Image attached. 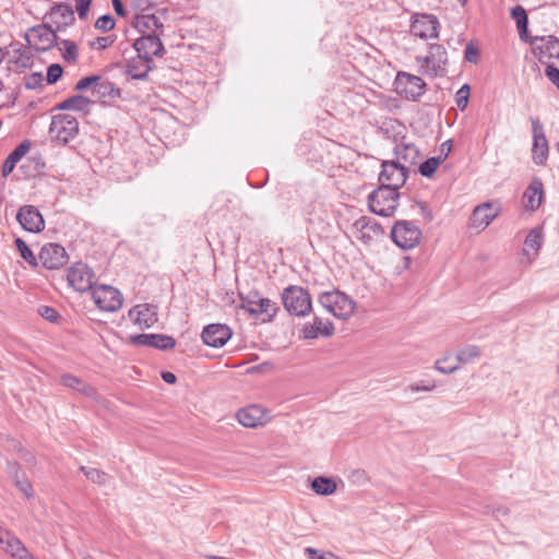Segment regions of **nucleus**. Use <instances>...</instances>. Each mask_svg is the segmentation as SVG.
<instances>
[{
    "label": "nucleus",
    "mask_w": 559,
    "mask_h": 559,
    "mask_svg": "<svg viewBox=\"0 0 559 559\" xmlns=\"http://www.w3.org/2000/svg\"><path fill=\"white\" fill-rule=\"evenodd\" d=\"M399 198L400 193L396 189L380 186L369 194L368 206L372 213L389 217L394 214L399 205Z\"/></svg>",
    "instance_id": "1"
},
{
    "label": "nucleus",
    "mask_w": 559,
    "mask_h": 559,
    "mask_svg": "<svg viewBox=\"0 0 559 559\" xmlns=\"http://www.w3.org/2000/svg\"><path fill=\"white\" fill-rule=\"evenodd\" d=\"M318 301L329 313L337 319H347L354 313L355 302L343 292H324L319 295Z\"/></svg>",
    "instance_id": "2"
},
{
    "label": "nucleus",
    "mask_w": 559,
    "mask_h": 559,
    "mask_svg": "<svg viewBox=\"0 0 559 559\" xmlns=\"http://www.w3.org/2000/svg\"><path fill=\"white\" fill-rule=\"evenodd\" d=\"M282 300L287 312L297 317H306L312 310L310 294L301 286L286 287L282 293Z\"/></svg>",
    "instance_id": "3"
},
{
    "label": "nucleus",
    "mask_w": 559,
    "mask_h": 559,
    "mask_svg": "<svg viewBox=\"0 0 559 559\" xmlns=\"http://www.w3.org/2000/svg\"><path fill=\"white\" fill-rule=\"evenodd\" d=\"M447 60V50L439 44H431L427 56L416 57L421 72L431 78L444 74Z\"/></svg>",
    "instance_id": "4"
},
{
    "label": "nucleus",
    "mask_w": 559,
    "mask_h": 559,
    "mask_svg": "<svg viewBox=\"0 0 559 559\" xmlns=\"http://www.w3.org/2000/svg\"><path fill=\"white\" fill-rule=\"evenodd\" d=\"M79 122L70 114H59L52 117L49 134L55 141L66 144L76 136Z\"/></svg>",
    "instance_id": "5"
},
{
    "label": "nucleus",
    "mask_w": 559,
    "mask_h": 559,
    "mask_svg": "<svg viewBox=\"0 0 559 559\" xmlns=\"http://www.w3.org/2000/svg\"><path fill=\"white\" fill-rule=\"evenodd\" d=\"M392 240L404 250L416 247L421 239V230L412 221H399L391 230Z\"/></svg>",
    "instance_id": "6"
},
{
    "label": "nucleus",
    "mask_w": 559,
    "mask_h": 559,
    "mask_svg": "<svg viewBox=\"0 0 559 559\" xmlns=\"http://www.w3.org/2000/svg\"><path fill=\"white\" fill-rule=\"evenodd\" d=\"M240 308L249 312L251 316H263L267 320H272L277 312V306L269 298L261 297L257 292L250 293L246 297H240Z\"/></svg>",
    "instance_id": "7"
},
{
    "label": "nucleus",
    "mask_w": 559,
    "mask_h": 559,
    "mask_svg": "<svg viewBox=\"0 0 559 559\" xmlns=\"http://www.w3.org/2000/svg\"><path fill=\"white\" fill-rule=\"evenodd\" d=\"M67 280L74 290L85 293L93 288L96 275L87 264L78 262L68 269Z\"/></svg>",
    "instance_id": "8"
},
{
    "label": "nucleus",
    "mask_w": 559,
    "mask_h": 559,
    "mask_svg": "<svg viewBox=\"0 0 559 559\" xmlns=\"http://www.w3.org/2000/svg\"><path fill=\"white\" fill-rule=\"evenodd\" d=\"M95 305L103 311L115 312L122 307V294L109 285H100L92 293Z\"/></svg>",
    "instance_id": "9"
},
{
    "label": "nucleus",
    "mask_w": 559,
    "mask_h": 559,
    "mask_svg": "<svg viewBox=\"0 0 559 559\" xmlns=\"http://www.w3.org/2000/svg\"><path fill=\"white\" fill-rule=\"evenodd\" d=\"M25 39L37 51H47L58 44L56 32L48 25L31 27L25 34Z\"/></svg>",
    "instance_id": "10"
},
{
    "label": "nucleus",
    "mask_w": 559,
    "mask_h": 559,
    "mask_svg": "<svg viewBox=\"0 0 559 559\" xmlns=\"http://www.w3.org/2000/svg\"><path fill=\"white\" fill-rule=\"evenodd\" d=\"M381 166L382 170L379 175L381 186L399 190L407 179V167L396 160H384Z\"/></svg>",
    "instance_id": "11"
},
{
    "label": "nucleus",
    "mask_w": 559,
    "mask_h": 559,
    "mask_svg": "<svg viewBox=\"0 0 559 559\" xmlns=\"http://www.w3.org/2000/svg\"><path fill=\"white\" fill-rule=\"evenodd\" d=\"M534 56L543 63L545 59H559V39L552 35L531 37Z\"/></svg>",
    "instance_id": "12"
},
{
    "label": "nucleus",
    "mask_w": 559,
    "mask_h": 559,
    "mask_svg": "<svg viewBox=\"0 0 559 559\" xmlns=\"http://www.w3.org/2000/svg\"><path fill=\"white\" fill-rule=\"evenodd\" d=\"M66 249L59 245L49 242L41 247L38 253V261L48 270H57L68 262Z\"/></svg>",
    "instance_id": "13"
},
{
    "label": "nucleus",
    "mask_w": 559,
    "mask_h": 559,
    "mask_svg": "<svg viewBox=\"0 0 559 559\" xmlns=\"http://www.w3.org/2000/svg\"><path fill=\"white\" fill-rule=\"evenodd\" d=\"M354 236L366 245L371 243L373 240L383 235V229L380 224L371 217L361 216L353 224Z\"/></svg>",
    "instance_id": "14"
},
{
    "label": "nucleus",
    "mask_w": 559,
    "mask_h": 559,
    "mask_svg": "<svg viewBox=\"0 0 559 559\" xmlns=\"http://www.w3.org/2000/svg\"><path fill=\"white\" fill-rule=\"evenodd\" d=\"M531 123L533 132L532 158L536 165H544L548 157V141L539 119L531 118Z\"/></svg>",
    "instance_id": "15"
},
{
    "label": "nucleus",
    "mask_w": 559,
    "mask_h": 559,
    "mask_svg": "<svg viewBox=\"0 0 559 559\" xmlns=\"http://www.w3.org/2000/svg\"><path fill=\"white\" fill-rule=\"evenodd\" d=\"M439 21L431 14H417L411 24V32L421 38L431 39L439 36Z\"/></svg>",
    "instance_id": "16"
},
{
    "label": "nucleus",
    "mask_w": 559,
    "mask_h": 559,
    "mask_svg": "<svg viewBox=\"0 0 559 559\" xmlns=\"http://www.w3.org/2000/svg\"><path fill=\"white\" fill-rule=\"evenodd\" d=\"M160 35H141L135 39L133 47L139 56L153 62V58L164 53Z\"/></svg>",
    "instance_id": "17"
},
{
    "label": "nucleus",
    "mask_w": 559,
    "mask_h": 559,
    "mask_svg": "<svg viewBox=\"0 0 559 559\" xmlns=\"http://www.w3.org/2000/svg\"><path fill=\"white\" fill-rule=\"evenodd\" d=\"M499 207L492 202L477 205L469 218V227L477 231L484 230L498 216Z\"/></svg>",
    "instance_id": "18"
},
{
    "label": "nucleus",
    "mask_w": 559,
    "mask_h": 559,
    "mask_svg": "<svg viewBox=\"0 0 559 559\" xmlns=\"http://www.w3.org/2000/svg\"><path fill=\"white\" fill-rule=\"evenodd\" d=\"M16 219L22 228L28 233H39L45 228V221L40 212L33 205L19 209Z\"/></svg>",
    "instance_id": "19"
},
{
    "label": "nucleus",
    "mask_w": 559,
    "mask_h": 559,
    "mask_svg": "<svg viewBox=\"0 0 559 559\" xmlns=\"http://www.w3.org/2000/svg\"><path fill=\"white\" fill-rule=\"evenodd\" d=\"M231 335L233 332L226 324L212 323L203 329L201 337L207 346L219 348L227 343Z\"/></svg>",
    "instance_id": "20"
},
{
    "label": "nucleus",
    "mask_w": 559,
    "mask_h": 559,
    "mask_svg": "<svg viewBox=\"0 0 559 559\" xmlns=\"http://www.w3.org/2000/svg\"><path fill=\"white\" fill-rule=\"evenodd\" d=\"M0 545L7 554L15 559H35L14 534L2 527H0Z\"/></svg>",
    "instance_id": "21"
},
{
    "label": "nucleus",
    "mask_w": 559,
    "mask_h": 559,
    "mask_svg": "<svg viewBox=\"0 0 559 559\" xmlns=\"http://www.w3.org/2000/svg\"><path fill=\"white\" fill-rule=\"evenodd\" d=\"M236 417L240 425L248 428L262 426L269 420L266 411L259 405H250L239 409Z\"/></svg>",
    "instance_id": "22"
},
{
    "label": "nucleus",
    "mask_w": 559,
    "mask_h": 559,
    "mask_svg": "<svg viewBox=\"0 0 559 559\" xmlns=\"http://www.w3.org/2000/svg\"><path fill=\"white\" fill-rule=\"evenodd\" d=\"M128 316L140 329H150L158 320L156 307L148 304L134 306L129 310Z\"/></svg>",
    "instance_id": "23"
},
{
    "label": "nucleus",
    "mask_w": 559,
    "mask_h": 559,
    "mask_svg": "<svg viewBox=\"0 0 559 559\" xmlns=\"http://www.w3.org/2000/svg\"><path fill=\"white\" fill-rule=\"evenodd\" d=\"M5 57H8V63H13L15 69L27 68L32 63V59L27 49L24 48L20 43L11 44L10 49L7 51L0 47V64Z\"/></svg>",
    "instance_id": "24"
},
{
    "label": "nucleus",
    "mask_w": 559,
    "mask_h": 559,
    "mask_svg": "<svg viewBox=\"0 0 559 559\" xmlns=\"http://www.w3.org/2000/svg\"><path fill=\"white\" fill-rule=\"evenodd\" d=\"M334 326L330 321L314 317L313 322H307L301 329V336L306 340H313L319 336L329 337L333 334Z\"/></svg>",
    "instance_id": "25"
},
{
    "label": "nucleus",
    "mask_w": 559,
    "mask_h": 559,
    "mask_svg": "<svg viewBox=\"0 0 559 559\" xmlns=\"http://www.w3.org/2000/svg\"><path fill=\"white\" fill-rule=\"evenodd\" d=\"M544 199V185L539 178H533L523 194V204L527 211H536Z\"/></svg>",
    "instance_id": "26"
},
{
    "label": "nucleus",
    "mask_w": 559,
    "mask_h": 559,
    "mask_svg": "<svg viewBox=\"0 0 559 559\" xmlns=\"http://www.w3.org/2000/svg\"><path fill=\"white\" fill-rule=\"evenodd\" d=\"M133 26L142 35H158L163 33V23L155 14L136 15Z\"/></svg>",
    "instance_id": "27"
},
{
    "label": "nucleus",
    "mask_w": 559,
    "mask_h": 559,
    "mask_svg": "<svg viewBox=\"0 0 559 559\" xmlns=\"http://www.w3.org/2000/svg\"><path fill=\"white\" fill-rule=\"evenodd\" d=\"M152 61L138 55L128 60L124 72L133 80H144L152 70Z\"/></svg>",
    "instance_id": "28"
},
{
    "label": "nucleus",
    "mask_w": 559,
    "mask_h": 559,
    "mask_svg": "<svg viewBox=\"0 0 559 559\" xmlns=\"http://www.w3.org/2000/svg\"><path fill=\"white\" fill-rule=\"evenodd\" d=\"M120 94V88L116 87L112 82L99 76L98 83L94 86L93 95L102 103L109 104L118 99Z\"/></svg>",
    "instance_id": "29"
},
{
    "label": "nucleus",
    "mask_w": 559,
    "mask_h": 559,
    "mask_svg": "<svg viewBox=\"0 0 559 559\" xmlns=\"http://www.w3.org/2000/svg\"><path fill=\"white\" fill-rule=\"evenodd\" d=\"M49 16L52 23L57 25L58 29L71 25L75 20L73 8L66 3L52 7Z\"/></svg>",
    "instance_id": "30"
},
{
    "label": "nucleus",
    "mask_w": 559,
    "mask_h": 559,
    "mask_svg": "<svg viewBox=\"0 0 559 559\" xmlns=\"http://www.w3.org/2000/svg\"><path fill=\"white\" fill-rule=\"evenodd\" d=\"M396 162L402 163L407 168L416 165L420 158L419 150L412 143H400L395 146Z\"/></svg>",
    "instance_id": "31"
},
{
    "label": "nucleus",
    "mask_w": 559,
    "mask_h": 559,
    "mask_svg": "<svg viewBox=\"0 0 559 559\" xmlns=\"http://www.w3.org/2000/svg\"><path fill=\"white\" fill-rule=\"evenodd\" d=\"M29 148L31 143L28 141H23L9 154L2 165V175L4 177L9 176L13 171L16 164L27 154Z\"/></svg>",
    "instance_id": "32"
},
{
    "label": "nucleus",
    "mask_w": 559,
    "mask_h": 559,
    "mask_svg": "<svg viewBox=\"0 0 559 559\" xmlns=\"http://www.w3.org/2000/svg\"><path fill=\"white\" fill-rule=\"evenodd\" d=\"M60 382L64 386L72 389L74 391H78L85 396L95 397V395H96V392L93 386L84 383L83 380H81L80 378H78L75 376H72L69 373L62 374L60 377Z\"/></svg>",
    "instance_id": "33"
},
{
    "label": "nucleus",
    "mask_w": 559,
    "mask_h": 559,
    "mask_svg": "<svg viewBox=\"0 0 559 559\" xmlns=\"http://www.w3.org/2000/svg\"><path fill=\"white\" fill-rule=\"evenodd\" d=\"M511 16L516 23L520 38L524 41H528L532 36L527 34L528 17L525 9L522 5L512 8Z\"/></svg>",
    "instance_id": "34"
},
{
    "label": "nucleus",
    "mask_w": 559,
    "mask_h": 559,
    "mask_svg": "<svg viewBox=\"0 0 559 559\" xmlns=\"http://www.w3.org/2000/svg\"><path fill=\"white\" fill-rule=\"evenodd\" d=\"M400 81H405V84L407 86V93L411 94L412 97H418L420 96L425 91V82L423 79L416 75H412L408 73H402L400 74Z\"/></svg>",
    "instance_id": "35"
},
{
    "label": "nucleus",
    "mask_w": 559,
    "mask_h": 559,
    "mask_svg": "<svg viewBox=\"0 0 559 559\" xmlns=\"http://www.w3.org/2000/svg\"><path fill=\"white\" fill-rule=\"evenodd\" d=\"M336 483L329 477L319 476L311 483V489L320 496H330L336 491Z\"/></svg>",
    "instance_id": "36"
},
{
    "label": "nucleus",
    "mask_w": 559,
    "mask_h": 559,
    "mask_svg": "<svg viewBox=\"0 0 559 559\" xmlns=\"http://www.w3.org/2000/svg\"><path fill=\"white\" fill-rule=\"evenodd\" d=\"M88 105L90 100L86 97L82 95H75L63 100L59 105V109L84 111L87 109Z\"/></svg>",
    "instance_id": "37"
},
{
    "label": "nucleus",
    "mask_w": 559,
    "mask_h": 559,
    "mask_svg": "<svg viewBox=\"0 0 559 559\" xmlns=\"http://www.w3.org/2000/svg\"><path fill=\"white\" fill-rule=\"evenodd\" d=\"M61 51L62 58L68 62H75L79 56L78 47L74 41L62 39L56 45Z\"/></svg>",
    "instance_id": "38"
},
{
    "label": "nucleus",
    "mask_w": 559,
    "mask_h": 559,
    "mask_svg": "<svg viewBox=\"0 0 559 559\" xmlns=\"http://www.w3.org/2000/svg\"><path fill=\"white\" fill-rule=\"evenodd\" d=\"M176 346V341L174 337L165 334H152L150 341V347L157 349H171Z\"/></svg>",
    "instance_id": "39"
},
{
    "label": "nucleus",
    "mask_w": 559,
    "mask_h": 559,
    "mask_svg": "<svg viewBox=\"0 0 559 559\" xmlns=\"http://www.w3.org/2000/svg\"><path fill=\"white\" fill-rule=\"evenodd\" d=\"M480 356V349L476 345H467L456 354L457 364H467Z\"/></svg>",
    "instance_id": "40"
},
{
    "label": "nucleus",
    "mask_w": 559,
    "mask_h": 559,
    "mask_svg": "<svg viewBox=\"0 0 559 559\" xmlns=\"http://www.w3.org/2000/svg\"><path fill=\"white\" fill-rule=\"evenodd\" d=\"M442 162H444V156L430 157L419 165L418 170L421 176L429 178L436 173Z\"/></svg>",
    "instance_id": "41"
},
{
    "label": "nucleus",
    "mask_w": 559,
    "mask_h": 559,
    "mask_svg": "<svg viewBox=\"0 0 559 559\" xmlns=\"http://www.w3.org/2000/svg\"><path fill=\"white\" fill-rule=\"evenodd\" d=\"M15 246L21 257L33 267L38 265V259L21 238L15 239Z\"/></svg>",
    "instance_id": "42"
},
{
    "label": "nucleus",
    "mask_w": 559,
    "mask_h": 559,
    "mask_svg": "<svg viewBox=\"0 0 559 559\" xmlns=\"http://www.w3.org/2000/svg\"><path fill=\"white\" fill-rule=\"evenodd\" d=\"M543 243V234L539 229H532L525 239V249L524 252L527 253V249H532L534 252H537Z\"/></svg>",
    "instance_id": "43"
},
{
    "label": "nucleus",
    "mask_w": 559,
    "mask_h": 559,
    "mask_svg": "<svg viewBox=\"0 0 559 559\" xmlns=\"http://www.w3.org/2000/svg\"><path fill=\"white\" fill-rule=\"evenodd\" d=\"M81 472L93 483L104 485L109 476L97 468L81 466Z\"/></svg>",
    "instance_id": "44"
},
{
    "label": "nucleus",
    "mask_w": 559,
    "mask_h": 559,
    "mask_svg": "<svg viewBox=\"0 0 559 559\" xmlns=\"http://www.w3.org/2000/svg\"><path fill=\"white\" fill-rule=\"evenodd\" d=\"M437 384L432 380H421L419 382H415L408 384L405 388V392L418 393V392H431L436 389Z\"/></svg>",
    "instance_id": "45"
},
{
    "label": "nucleus",
    "mask_w": 559,
    "mask_h": 559,
    "mask_svg": "<svg viewBox=\"0 0 559 559\" xmlns=\"http://www.w3.org/2000/svg\"><path fill=\"white\" fill-rule=\"evenodd\" d=\"M116 25L115 19L110 14H104L99 16L95 22V27L103 32L112 29Z\"/></svg>",
    "instance_id": "46"
},
{
    "label": "nucleus",
    "mask_w": 559,
    "mask_h": 559,
    "mask_svg": "<svg viewBox=\"0 0 559 559\" xmlns=\"http://www.w3.org/2000/svg\"><path fill=\"white\" fill-rule=\"evenodd\" d=\"M93 0H74V12L78 13L79 19L86 21L88 17V10Z\"/></svg>",
    "instance_id": "47"
},
{
    "label": "nucleus",
    "mask_w": 559,
    "mask_h": 559,
    "mask_svg": "<svg viewBox=\"0 0 559 559\" xmlns=\"http://www.w3.org/2000/svg\"><path fill=\"white\" fill-rule=\"evenodd\" d=\"M469 97V86L467 84L463 85L457 92L455 96V102L457 107L461 110H464L467 106Z\"/></svg>",
    "instance_id": "48"
},
{
    "label": "nucleus",
    "mask_w": 559,
    "mask_h": 559,
    "mask_svg": "<svg viewBox=\"0 0 559 559\" xmlns=\"http://www.w3.org/2000/svg\"><path fill=\"white\" fill-rule=\"evenodd\" d=\"M62 73H63V69L60 64H58V63L50 64L47 69V75H46L47 82L49 84L56 83L61 78Z\"/></svg>",
    "instance_id": "49"
},
{
    "label": "nucleus",
    "mask_w": 559,
    "mask_h": 559,
    "mask_svg": "<svg viewBox=\"0 0 559 559\" xmlns=\"http://www.w3.org/2000/svg\"><path fill=\"white\" fill-rule=\"evenodd\" d=\"M15 486L19 488L21 492H23L26 498L33 497V487L27 479L20 478L17 472L14 473Z\"/></svg>",
    "instance_id": "50"
},
{
    "label": "nucleus",
    "mask_w": 559,
    "mask_h": 559,
    "mask_svg": "<svg viewBox=\"0 0 559 559\" xmlns=\"http://www.w3.org/2000/svg\"><path fill=\"white\" fill-rule=\"evenodd\" d=\"M449 359V356H444L443 358L441 359H438L435 364V368L440 372V373H443V374H450V373H453L454 371H456L459 369V364H455V365H452V366H447V361Z\"/></svg>",
    "instance_id": "51"
},
{
    "label": "nucleus",
    "mask_w": 559,
    "mask_h": 559,
    "mask_svg": "<svg viewBox=\"0 0 559 559\" xmlns=\"http://www.w3.org/2000/svg\"><path fill=\"white\" fill-rule=\"evenodd\" d=\"M98 79H99L98 75L85 76V78L81 79L80 81H78V83L75 85V90L84 91L88 87H92V92L94 93V86L98 83Z\"/></svg>",
    "instance_id": "52"
},
{
    "label": "nucleus",
    "mask_w": 559,
    "mask_h": 559,
    "mask_svg": "<svg viewBox=\"0 0 559 559\" xmlns=\"http://www.w3.org/2000/svg\"><path fill=\"white\" fill-rule=\"evenodd\" d=\"M348 479L352 484L364 485L368 481V476L365 471L355 469L350 472Z\"/></svg>",
    "instance_id": "53"
},
{
    "label": "nucleus",
    "mask_w": 559,
    "mask_h": 559,
    "mask_svg": "<svg viewBox=\"0 0 559 559\" xmlns=\"http://www.w3.org/2000/svg\"><path fill=\"white\" fill-rule=\"evenodd\" d=\"M545 74L549 81L559 88V69L552 64H549L545 69Z\"/></svg>",
    "instance_id": "54"
},
{
    "label": "nucleus",
    "mask_w": 559,
    "mask_h": 559,
    "mask_svg": "<svg viewBox=\"0 0 559 559\" xmlns=\"http://www.w3.org/2000/svg\"><path fill=\"white\" fill-rule=\"evenodd\" d=\"M114 43V38L111 36L97 37L92 46L97 49H105L109 47Z\"/></svg>",
    "instance_id": "55"
},
{
    "label": "nucleus",
    "mask_w": 559,
    "mask_h": 559,
    "mask_svg": "<svg viewBox=\"0 0 559 559\" xmlns=\"http://www.w3.org/2000/svg\"><path fill=\"white\" fill-rule=\"evenodd\" d=\"M39 313L41 314L43 318L51 322L56 321L58 318V312L53 308L48 306L40 307Z\"/></svg>",
    "instance_id": "56"
},
{
    "label": "nucleus",
    "mask_w": 559,
    "mask_h": 559,
    "mask_svg": "<svg viewBox=\"0 0 559 559\" xmlns=\"http://www.w3.org/2000/svg\"><path fill=\"white\" fill-rule=\"evenodd\" d=\"M152 334H136L131 336V341L135 345L147 346L150 347Z\"/></svg>",
    "instance_id": "57"
},
{
    "label": "nucleus",
    "mask_w": 559,
    "mask_h": 559,
    "mask_svg": "<svg viewBox=\"0 0 559 559\" xmlns=\"http://www.w3.org/2000/svg\"><path fill=\"white\" fill-rule=\"evenodd\" d=\"M465 59L468 62L476 63L478 59V50L473 45L468 44L465 48Z\"/></svg>",
    "instance_id": "58"
},
{
    "label": "nucleus",
    "mask_w": 559,
    "mask_h": 559,
    "mask_svg": "<svg viewBox=\"0 0 559 559\" xmlns=\"http://www.w3.org/2000/svg\"><path fill=\"white\" fill-rule=\"evenodd\" d=\"M452 150V141L448 140L441 144V153L439 156H444V159L448 157L449 153Z\"/></svg>",
    "instance_id": "59"
},
{
    "label": "nucleus",
    "mask_w": 559,
    "mask_h": 559,
    "mask_svg": "<svg viewBox=\"0 0 559 559\" xmlns=\"http://www.w3.org/2000/svg\"><path fill=\"white\" fill-rule=\"evenodd\" d=\"M162 378L168 384H174L177 381V377L173 372H169V371L163 372Z\"/></svg>",
    "instance_id": "60"
},
{
    "label": "nucleus",
    "mask_w": 559,
    "mask_h": 559,
    "mask_svg": "<svg viewBox=\"0 0 559 559\" xmlns=\"http://www.w3.org/2000/svg\"><path fill=\"white\" fill-rule=\"evenodd\" d=\"M114 9L119 15H124V7L120 0H114L112 1Z\"/></svg>",
    "instance_id": "61"
},
{
    "label": "nucleus",
    "mask_w": 559,
    "mask_h": 559,
    "mask_svg": "<svg viewBox=\"0 0 559 559\" xmlns=\"http://www.w3.org/2000/svg\"><path fill=\"white\" fill-rule=\"evenodd\" d=\"M305 554L309 556L311 559H317L319 555V551L312 547L305 548Z\"/></svg>",
    "instance_id": "62"
},
{
    "label": "nucleus",
    "mask_w": 559,
    "mask_h": 559,
    "mask_svg": "<svg viewBox=\"0 0 559 559\" xmlns=\"http://www.w3.org/2000/svg\"><path fill=\"white\" fill-rule=\"evenodd\" d=\"M26 87H27V88H32V87H33V84L28 81V82L26 83Z\"/></svg>",
    "instance_id": "63"
},
{
    "label": "nucleus",
    "mask_w": 559,
    "mask_h": 559,
    "mask_svg": "<svg viewBox=\"0 0 559 559\" xmlns=\"http://www.w3.org/2000/svg\"><path fill=\"white\" fill-rule=\"evenodd\" d=\"M33 78H34V79H36V78H37V79H41V75H40V74H37V75H34Z\"/></svg>",
    "instance_id": "64"
}]
</instances>
